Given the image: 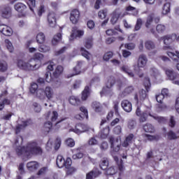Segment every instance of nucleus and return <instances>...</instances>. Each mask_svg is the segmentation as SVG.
<instances>
[{
  "label": "nucleus",
  "mask_w": 179,
  "mask_h": 179,
  "mask_svg": "<svg viewBox=\"0 0 179 179\" xmlns=\"http://www.w3.org/2000/svg\"><path fill=\"white\" fill-rule=\"evenodd\" d=\"M23 143V137L18 136L15 141V152L18 156H30L31 155H43V149L36 142H29L26 146H20Z\"/></svg>",
  "instance_id": "1"
},
{
  "label": "nucleus",
  "mask_w": 179,
  "mask_h": 179,
  "mask_svg": "<svg viewBox=\"0 0 179 179\" xmlns=\"http://www.w3.org/2000/svg\"><path fill=\"white\" fill-rule=\"evenodd\" d=\"M109 143H110V148L112 149L110 155L116 162L120 171H123L125 170V167H124V162H122V159L120 160L117 156V153H118V152H120V149H121V140L111 136L109 137Z\"/></svg>",
  "instance_id": "2"
},
{
  "label": "nucleus",
  "mask_w": 179,
  "mask_h": 179,
  "mask_svg": "<svg viewBox=\"0 0 179 179\" xmlns=\"http://www.w3.org/2000/svg\"><path fill=\"white\" fill-rule=\"evenodd\" d=\"M47 69L49 71H46L45 73V78L46 82L48 83L52 80V78H55V79H58V78L61 76L64 72V67L59 65L56 67L52 76L51 75V73H50V71H54V66L52 64H50L48 66Z\"/></svg>",
  "instance_id": "3"
},
{
  "label": "nucleus",
  "mask_w": 179,
  "mask_h": 179,
  "mask_svg": "<svg viewBox=\"0 0 179 179\" xmlns=\"http://www.w3.org/2000/svg\"><path fill=\"white\" fill-rule=\"evenodd\" d=\"M17 66L20 69H22L23 71H36V69H38L39 68L37 64L26 62L22 59L17 61Z\"/></svg>",
  "instance_id": "4"
},
{
  "label": "nucleus",
  "mask_w": 179,
  "mask_h": 179,
  "mask_svg": "<svg viewBox=\"0 0 179 179\" xmlns=\"http://www.w3.org/2000/svg\"><path fill=\"white\" fill-rule=\"evenodd\" d=\"M165 73L169 80H171L174 85L179 86V74L171 69H166Z\"/></svg>",
  "instance_id": "5"
},
{
  "label": "nucleus",
  "mask_w": 179,
  "mask_h": 179,
  "mask_svg": "<svg viewBox=\"0 0 179 179\" xmlns=\"http://www.w3.org/2000/svg\"><path fill=\"white\" fill-rule=\"evenodd\" d=\"M115 85V78L114 76H110L108 79V82L106 83V87H103L102 92H101V94H110L112 90L111 87Z\"/></svg>",
  "instance_id": "6"
},
{
  "label": "nucleus",
  "mask_w": 179,
  "mask_h": 179,
  "mask_svg": "<svg viewBox=\"0 0 179 179\" xmlns=\"http://www.w3.org/2000/svg\"><path fill=\"white\" fill-rule=\"evenodd\" d=\"M85 34L84 30H79L77 27L72 28L71 34L69 38L70 41H73L75 38H80Z\"/></svg>",
  "instance_id": "7"
},
{
  "label": "nucleus",
  "mask_w": 179,
  "mask_h": 179,
  "mask_svg": "<svg viewBox=\"0 0 179 179\" xmlns=\"http://www.w3.org/2000/svg\"><path fill=\"white\" fill-rule=\"evenodd\" d=\"M80 16V13H79V10L74 9L71 11L70 14V20L73 23V24H76V23L79 22Z\"/></svg>",
  "instance_id": "8"
},
{
  "label": "nucleus",
  "mask_w": 179,
  "mask_h": 179,
  "mask_svg": "<svg viewBox=\"0 0 179 179\" xmlns=\"http://www.w3.org/2000/svg\"><path fill=\"white\" fill-rule=\"evenodd\" d=\"M149 116L152 117L155 120H157L156 115L152 114V112H150V110H145L144 112L142 113V114L140 116H138L140 117V122H146V121H148V117Z\"/></svg>",
  "instance_id": "9"
},
{
  "label": "nucleus",
  "mask_w": 179,
  "mask_h": 179,
  "mask_svg": "<svg viewBox=\"0 0 179 179\" xmlns=\"http://www.w3.org/2000/svg\"><path fill=\"white\" fill-rule=\"evenodd\" d=\"M48 22L50 27H55L57 24V17H55V12L51 11L48 14Z\"/></svg>",
  "instance_id": "10"
},
{
  "label": "nucleus",
  "mask_w": 179,
  "mask_h": 179,
  "mask_svg": "<svg viewBox=\"0 0 179 179\" xmlns=\"http://www.w3.org/2000/svg\"><path fill=\"white\" fill-rule=\"evenodd\" d=\"M0 32L2 33L3 36H10L12 34H13L12 28L5 24L0 25Z\"/></svg>",
  "instance_id": "11"
},
{
  "label": "nucleus",
  "mask_w": 179,
  "mask_h": 179,
  "mask_svg": "<svg viewBox=\"0 0 179 179\" xmlns=\"http://www.w3.org/2000/svg\"><path fill=\"white\" fill-rule=\"evenodd\" d=\"M1 16L4 19H9L12 16V7L6 6L1 10Z\"/></svg>",
  "instance_id": "12"
},
{
  "label": "nucleus",
  "mask_w": 179,
  "mask_h": 179,
  "mask_svg": "<svg viewBox=\"0 0 179 179\" xmlns=\"http://www.w3.org/2000/svg\"><path fill=\"white\" fill-rule=\"evenodd\" d=\"M89 131V127L84 124H78L76 126L74 132L76 134H83V132H87Z\"/></svg>",
  "instance_id": "13"
},
{
  "label": "nucleus",
  "mask_w": 179,
  "mask_h": 179,
  "mask_svg": "<svg viewBox=\"0 0 179 179\" xmlns=\"http://www.w3.org/2000/svg\"><path fill=\"white\" fill-rule=\"evenodd\" d=\"M121 106L126 113H131L132 111V103L128 100H123L121 102Z\"/></svg>",
  "instance_id": "14"
},
{
  "label": "nucleus",
  "mask_w": 179,
  "mask_h": 179,
  "mask_svg": "<svg viewBox=\"0 0 179 179\" xmlns=\"http://www.w3.org/2000/svg\"><path fill=\"white\" fill-rule=\"evenodd\" d=\"M30 124H31V120L22 121V124H18L16 127L15 134H19L20 132V131H22V129H24V128H26V127H29V125H30Z\"/></svg>",
  "instance_id": "15"
},
{
  "label": "nucleus",
  "mask_w": 179,
  "mask_h": 179,
  "mask_svg": "<svg viewBox=\"0 0 179 179\" xmlns=\"http://www.w3.org/2000/svg\"><path fill=\"white\" fill-rule=\"evenodd\" d=\"M80 110L82 113L76 115V120H80L82 121L85 117L88 118V113H87V109L85 108V106H82L80 108Z\"/></svg>",
  "instance_id": "16"
},
{
  "label": "nucleus",
  "mask_w": 179,
  "mask_h": 179,
  "mask_svg": "<svg viewBox=\"0 0 179 179\" xmlns=\"http://www.w3.org/2000/svg\"><path fill=\"white\" fill-rule=\"evenodd\" d=\"M134 138L135 135L132 134H129L128 136L126 137L124 142L122 143V146H123V148H128V146L132 143V141H134Z\"/></svg>",
  "instance_id": "17"
},
{
  "label": "nucleus",
  "mask_w": 179,
  "mask_h": 179,
  "mask_svg": "<svg viewBox=\"0 0 179 179\" xmlns=\"http://www.w3.org/2000/svg\"><path fill=\"white\" fill-rule=\"evenodd\" d=\"M43 91L45 92V99H48V100L53 99L54 90L51 87H46Z\"/></svg>",
  "instance_id": "18"
},
{
  "label": "nucleus",
  "mask_w": 179,
  "mask_h": 179,
  "mask_svg": "<svg viewBox=\"0 0 179 179\" xmlns=\"http://www.w3.org/2000/svg\"><path fill=\"white\" fill-rule=\"evenodd\" d=\"M147 62H148V58L146 57V55H141L138 60V69H139V68H143V66L146 65Z\"/></svg>",
  "instance_id": "19"
},
{
  "label": "nucleus",
  "mask_w": 179,
  "mask_h": 179,
  "mask_svg": "<svg viewBox=\"0 0 179 179\" xmlns=\"http://www.w3.org/2000/svg\"><path fill=\"white\" fill-rule=\"evenodd\" d=\"M110 134V127L106 126L105 128L102 129L99 134V136L101 139H107V137Z\"/></svg>",
  "instance_id": "20"
},
{
  "label": "nucleus",
  "mask_w": 179,
  "mask_h": 179,
  "mask_svg": "<svg viewBox=\"0 0 179 179\" xmlns=\"http://www.w3.org/2000/svg\"><path fill=\"white\" fill-rule=\"evenodd\" d=\"M92 108L94 110L95 113H103V106L101 103L98 101H94L92 103Z\"/></svg>",
  "instance_id": "21"
},
{
  "label": "nucleus",
  "mask_w": 179,
  "mask_h": 179,
  "mask_svg": "<svg viewBox=\"0 0 179 179\" xmlns=\"http://www.w3.org/2000/svg\"><path fill=\"white\" fill-rule=\"evenodd\" d=\"M39 166L37 162H30L27 164V167L29 171H34V170H37Z\"/></svg>",
  "instance_id": "22"
},
{
  "label": "nucleus",
  "mask_w": 179,
  "mask_h": 179,
  "mask_svg": "<svg viewBox=\"0 0 179 179\" xmlns=\"http://www.w3.org/2000/svg\"><path fill=\"white\" fill-rule=\"evenodd\" d=\"M56 164L59 169L65 167V159L62 155H58L56 159Z\"/></svg>",
  "instance_id": "23"
},
{
  "label": "nucleus",
  "mask_w": 179,
  "mask_h": 179,
  "mask_svg": "<svg viewBox=\"0 0 179 179\" xmlns=\"http://www.w3.org/2000/svg\"><path fill=\"white\" fill-rule=\"evenodd\" d=\"M44 58V55L40 52H36L34 54V57L29 60L31 64H36V61H41Z\"/></svg>",
  "instance_id": "24"
},
{
  "label": "nucleus",
  "mask_w": 179,
  "mask_h": 179,
  "mask_svg": "<svg viewBox=\"0 0 179 179\" xmlns=\"http://www.w3.org/2000/svg\"><path fill=\"white\" fill-rule=\"evenodd\" d=\"M15 9L20 13H23L27 8L23 3H17L14 6Z\"/></svg>",
  "instance_id": "25"
},
{
  "label": "nucleus",
  "mask_w": 179,
  "mask_h": 179,
  "mask_svg": "<svg viewBox=\"0 0 179 179\" xmlns=\"http://www.w3.org/2000/svg\"><path fill=\"white\" fill-rule=\"evenodd\" d=\"M84 45L87 50H90L93 47V38L88 37L85 39Z\"/></svg>",
  "instance_id": "26"
},
{
  "label": "nucleus",
  "mask_w": 179,
  "mask_h": 179,
  "mask_svg": "<svg viewBox=\"0 0 179 179\" xmlns=\"http://www.w3.org/2000/svg\"><path fill=\"white\" fill-rule=\"evenodd\" d=\"M89 96H90V88L89 86H86L82 92L81 99L84 101L87 100V97H89Z\"/></svg>",
  "instance_id": "27"
},
{
  "label": "nucleus",
  "mask_w": 179,
  "mask_h": 179,
  "mask_svg": "<svg viewBox=\"0 0 179 179\" xmlns=\"http://www.w3.org/2000/svg\"><path fill=\"white\" fill-rule=\"evenodd\" d=\"M143 130L145 132H150V134H153L155 132V127L150 123H147L143 126Z\"/></svg>",
  "instance_id": "28"
},
{
  "label": "nucleus",
  "mask_w": 179,
  "mask_h": 179,
  "mask_svg": "<svg viewBox=\"0 0 179 179\" xmlns=\"http://www.w3.org/2000/svg\"><path fill=\"white\" fill-rule=\"evenodd\" d=\"M36 97L39 99V100H45V93L44 92V90L38 89L36 91Z\"/></svg>",
  "instance_id": "29"
},
{
  "label": "nucleus",
  "mask_w": 179,
  "mask_h": 179,
  "mask_svg": "<svg viewBox=\"0 0 179 179\" xmlns=\"http://www.w3.org/2000/svg\"><path fill=\"white\" fill-rule=\"evenodd\" d=\"M99 167L101 170H107L108 169V159L103 158L100 162Z\"/></svg>",
  "instance_id": "30"
},
{
  "label": "nucleus",
  "mask_w": 179,
  "mask_h": 179,
  "mask_svg": "<svg viewBox=\"0 0 179 179\" xmlns=\"http://www.w3.org/2000/svg\"><path fill=\"white\" fill-rule=\"evenodd\" d=\"M82 65H83V61H78L77 65L73 69L74 75H79L80 73Z\"/></svg>",
  "instance_id": "31"
},
{
  "label": "nucleus",
  "mask_w": 179,
  "mask_h": 179,
  "mask_svg": "<svg viewBox=\"0 0 179 179\" xmlns=\"http://www.w3.org/2000/svg\"><path fill=\"white\" fill-rule=\"evenodd\" d=\"M69 101L72 106H79L80 104V100L73 96L69 98Z\"/></svg>",
  "instance_id": "32"
},
{
  "label": "nucleus",
  "mask_w": 179,
  "mask_h": 179,
  "mask_svg": "<svg viewBox=\"0 0 179 179\" xmlns=\"http://www.w3.org/2000/svg\"><path fill=\"white\" fill-rule=\"evenodd\" d=\"M36 41L38 44H43L45 41V36L43 32H41L36 36Z\"/></svg>",
  "instance_id": "33"
},
{
  "label": "nucleus",
  "mask_w": 179,
  "mask_h": 179,
  "mask_svg": "<svg viewBox=\"0 0 179 179\" xmlns=\"http://www.w3.org/2000/svg\"><path fill=\"white\" fill-rule=\"evenodd\" d=\"M153 19H155V14H150L147 17V21L145 22V27L149 29L150 24L153 22Z\"/></svg>",
  "instance_id": "34"
},
{
  "label": "nucleus",
  "mask_w": 179,
  "mask_h": 179,
  "mask_svg": "<svg viewBox=\"0 0 179 179\" xmlns=\"http://www.w3.org/2000/svg\"><path fill=\"white\" fill-rule=\"evenodd\" d=\"M8 71V63L5 60H0V71L6 72Z\"/></svg>",
  "instance_id": "35"
},
{
  "label": "nucleus",
  "mask_w": 179,
  "mask_h": 179,
  "mask_svg": "<svg viewBox=\"0 0 179 179\" xmlns=\"http://www.w3.org/2000/svg\"><path fill=\"white\" fill-rule=\"evenodd\" d=\"M106 173L107 176H114L117 173V169L114 166H110L106 169Z\"/></svg>",
  "instance_id": "36"
},
{
  "label": "nucleus",
  "mask_w": 179,
  "mask_h": 179,
  "mask_svg": "<svg viewBox=\"0 0 179 179\" xmlns=\"http://www.w3.org/2000/svg\"><path fill=\"white\" fill-rule=\"evenodd\" d=\"M80 51L81 55H83V57H84L85 58H86V59H87V61H89L90 59V54L89 53V52L86 50L85 48H80Z\"/></svg>",
  "instance_id": "37"
},
{
  "label": "nucleus",
  "mask_w": 179,
  "mask_h": 179,
  "mask_svg": "<svg viewBox=\"0 0 179 179\" xmlns=\"http://www.w3.org/2000/svg\"><path fill=\"white\" fill-rule=\"evenodd\" d=\"M62 37V35L61 33H58L56 36H54L53 39L52 40V45H57L58 43L59 42V40H61V38Z\"/></svg>",
  "instance_id": "38"
},
{
  "label": "nucleus",
  "mask_w": 179,
  "mask_h": 179,
  "mask_svg": "<svg viewBox=\"0 0 179 179\" xmlns=\"http://www.w3.org/2000/svg\"><path fill=\"white\" fill-rule=\"evenodd\" d=\"M170 3H166L164 5V7L162 8L163 15H167L168 13H170Z\"/></svg>",
  "instance_id": "39"
},
{
  "label": "nucleus",
  "mask_w": 179,
  "mask_h": 179,
  "mask_svg": "<svg viewBox=\"0 0 179 179\" xmlns=\"http://www.w3.org/2000/svg\"><path fill=\"white\" fill-rule=\"evenodd\" d=\"M38 90V85H37V83H32L31 85V87L29 88V92L30 93H31L32 94H34V93H37V91Z\"/></svg>",
  "instance_id": "40"
},
{
  "label": "nucleus",
  "mask_w": 179,
  "mask_h": 179,
  "mask_svg": "<svg viewBox=\"0 0 179 179\" xmlns=\"http://www.w3.org/2000/svg\"><path fill=\"white\" fill-rule=\"evenodd\" d=\"M167 55L170 57V58H172L173 61H179V52H176V55L171 52H168Z\"/></svg>",
  "instance_id": "41"
},
{
  "label": "nucleus",
  "mask_w": 179,
  "mask_h": 179,
  "mask_svg": "<svg viewBox=\"0 0 179 179\" xmlns=\"http://www.w3.org/2000/svg\"><path fill=\"white\" fill-rule=\"evenodd\" d=\"M139 99L141 101H143L146 97H148V94L146 93V90H141L139 92Z\"/></svg>",
  "instance_id": "42"
},
{
  "label": "nucleus",
  "mask_w": 179,
  "mask_h": 179,
  "mask_svg": "<svg viewBox=\"0 0 179 179\" xmlns=\"http://www.w3.org/2000/svg\"><path fill=\"white\" fill-rule=\"evenodd\" d=\"M113 52H106L103 56V61H106V62L110 61V59L113 58Z\"/></svg>",
  "instance_id": "43"
},
{
  "label": "nucleus",
  "mask_w": 179,
  "mask_h": 179,
  "mask_svg": "<svg viewBox=\"0 0 179 179\" xmlns=\"http://www.w3.org/2000/svg\"><path fill=\"white\" fill-rule=\"evenodd\" d=\"M66 176H72L73 173H76V169L72 166L65 169Z\"/></svg>",
  "instance_id": "44"
},
{
  "label": "nucleus",
  "mask_w": 179,
  "mask_h": 179,
  "mask_svg": "<svg viewBox=\"0 0 179 179\" xmlns=\"http://www.w3.org/2000/svg\"><path fill=\"white\" fill-rule=\"evenodd\" d=\"M50 50V47L45 45H41L38 47V51H40V52H48Z\"/></svg>",
  "instance_id": "45"
},
{
  "label": "nucleus",
  "mask_w": 179,
  "mask_h": 179,
  "mask_svg": "<svg viewBox=\"0 0 179 179\" xmlns=\"http://www.w3.org/2000/svg\"><path fill=\"white\" fill-rule=\"evenodd\" d=\"M142 27V19L138 18L137 19L136 24L134 27V31H138V30H141Z\"/></svg>",
  "instance_id": "46"
},
{
  "label": "nucleus",
  "mask_w": 179,
  "mask_h": 179,
  "mask_svg": "<svg viewBox=\"0 0 179 179\" xmlns=\"http://www.w3.org/2000/svg\"><path fill=\"white\" fill-rule=\"evenodd\" d=\"M144 86H145L146 92H149V90L150 89V80L149 79V78H145Z\"/></svg>",
  "instance_id": "47"
},
{
  "label": "nucleus",
  "mask_w": 179,
  "mask_h": 179,
  "mask_svg": "<svg viewBox=\"0 0 179 179\" xmlns=\"http://www.w3.org/2000/svg\"><path fill=\"white\" fill-rule=\"evenodd\" d=\"M6 44H7V50H8L9 52H13V45L10 40H5Z\"/></svg>",
  "instance_id": "48"
},
{
  "label": "nucleus",
  "mask_w": 179,
  "mask_h": 179,
  "mask_svg": "<svg viewBox=\"0 0 179 179\" xmlns=\"http://www.w3.org/2000/svg\"><path fill=\"white\" fill-rule=\"evenodd\" d=\"M136 127V121L135 120H129L128 121V128L129 129H134Z\"/></svg>",
  "instance_id": "49"
},
{
  "label": "nucleus",
  "mask_w": 179,
  "mask_h": 179,
  "mask_svg": "<svg viewBox=\"0 0 179 179\" xmlns=\"http://www.w3.org/2000/svg\"><path fill=\"white\" fill-rule=\"evenodd\" d=\"M126 10L128 12H134V13H133L134 16H136L138 15V10H136V8H135V7L129 6L128 7H127Z\"/></svg>",
  "instance_id": "50"
},
{
  "label": "nucleus",
  "mask_w": 179,
  "mask_h": 179,
  "mask_svg": "<svg viewBox=\"0 0 179 179\" xmlns=\"http://www.w3.org/2000/svg\"><path fill=\"white\" fill-rule=\"evenodd\" d=\"M167 135L168 139H169L170 141H173V139H177V135L173 131H169Z\"/></svg>",
  "instance_id": "51"
},
{
  "label": "nucleus",
  "mask_w": 179,
  "mask_h": 179,
  "mask_svg": "<svg viewBox=\"0 0 179 179\" xmlns=\"http://www.w3.org/2000/svg\"><path fill=\"white\" fill-rule=\"evenodd\" d=\"M164 43L166 45H169L170 43H171V36L168 35L163 37Z\"/></svg>",
  "instance_id": "52"
},
{
  "label": "nucleus",
  "mask_w": 179,
  "mask_h": 179,
  "mask_svg": "<svg viewBox=\"0 0 179 179\" xmlns=\"http://www.w3.org/2000/svg\"><path fill=\"white\" fill-rule=\"evenodd\" d=\"M145 48L148 50H153V48H155V43L150 41H147L145 43Z\"/></svg>",
  "instance_id": "53"
},
{
  "label": "nucleus",
  "mask_w": 179,
  "mask_h": 179,
  "mask_svg": "<svg viewBox=\"0 0 179 179\" xmlns=\"http://www.w3.org/2000/svg\"><path fill=\"white\" fill-rule=\"evenodd\" d=\"M66 145L69 146V148H73V146H75V141L72 138H68L66 141Z\"/></svg>",
  "instance_id": "54"
},
{
  "label": "nucleus",
  "mask_w": 179,
  "mask_h": 179,
  "mask_svg": "<svg viewBox=\"0 0 179 179\" xmlns=\"http://www.w3.org/2000/svg\"><path fill=\"white\" fill-rule=\"evenodd\" d=\"M102 6H103V1L101 0H96L94 4V8L96 10H99Z\"/></svg>",
  "instance_id": "55"
},
{
  "label": "nucleus",
  "mask_w": 179,
  "mask_h": 179,
  "mask_svg": "<svg viewBox=\"0 0 179 179\" xmlns=\"http://www.w3.org/2000/svg\"><path fill=\"white\" fill-rule=\"evenodd\" d=\"M83 158V154L81 152H78L72 156V159L73 160H78V159H82Z\"/></svg>",
  "instance_id": "56"
},
{
  "label": "nucleus",
  "mask_w": 179,
  "mask_h": 179,
  "mask_svg": "<svg viewBox=\"0 0 179 179\" xmlns=\"http://www.w3.org/2000/svg\"><path fill=\"white\" fill-rule=\"evenodd\" d=\"M71 166H72V159L69 157L65 161L64 167L65 169H69V167H71Z\"/></svg>",
  "instance_id": "57"
},
{
  "label": "nucleus",
  "mask_w": 179,
  "mask_h": 179,
  "mask_svg": "<svg viewBox=\"0 0 179 179\" xmlns=\"http://www.w3.org/2000/svg\"><path fill=\"white\" fill-rule=\"evenodd\" d=\"M87 26L88 29H90V30H93V29H94V26H95L94 21H93L92 20L87 21Z\"/></svg>",
  "instance_id": "58"
},
{
  "label": "nucleus",
  "mask_w": 179,
  "mask_h": 179,
  "mask_svg": "<svg viewBox=\"0 0 179 179\" xmlns=\"http://www.w3.org/2000/svg\"><path fill=\"white\" fill-rule=\"evenodd\" d=\"M158 111H163V110H166L167 106L166 104L163 103V102H158Z\"/></svg>",
  "instance_id": "59"
},
{
  "label": "nucleus",
  "mask_w": 179,
  "mask_h": 179,
  "mask_svg": "<svg viewBox=\"0 0 179 179\" xmlns=\"http://www.w3.org/2000/svg\"><path fill=\"white\" fill-rule=\"evenodd\" d=\"M98 16L100 19H106V17L107 16V12L101 10L98 13Z\"/></svg>",
  "instance_id": "60"
},
{
  "label": "nucleus",
  "mask_w": 179,
  "mask_h": 179,
  "mask_svg": "<svg viewBox=\"0 0 179 179\" xmlns=\"http://www.w3.org/2000/svg\"><path fill=\"white\" fill-rule=\"evenodd\" d=\"M169 127H171V128H174L176 127V119H174V116H171Z\"/></svg>",
  "instance_id": "61"
},
{
  "label": "nucleus",
  "mask_w": 179,
  "mask_h": 179,
  "mask_svg": "<svg viewBox=\"0 0 179 179\" xmlns=\"http://www.w3.org/2000/svg\"><path fill=\"white\" fill-rule=\"evenodd\" d=\"M100 149L101 150H107L108 149V143L103 141L101 145H100Z\"/></svg>",
  "instance_id": "62"
},
{
  "label": "nucleus",
  "mask_w": 179,
  "mask_h": 179,
  "mask_svg": "<svg viewBox=\"0 0 179 179\" xmlns=\"http://www.w3.org/2000/svg\"><path fill=\"white\" fill-rule=\"evenodd\" d=\"M122 129L121 128V126L117 125L113 129V132L114 134H116V135H120V134L122 131Z\"/></svg>",
  "instance_id": "63"
},
{
  "label": "nucleus",
  "mask_w": 179,
  "mask_h": 179,
  "mask_svg": "<svg viewBox=\"0 0 179 179\" xmlns=\"http://www.w3.org/2000/svg\"><path fill=\"white\" fill-rule=\"evenodd\" d=\"M28 5L29 6V9L33 10V8H34V6H36V0H29Z\"/></svg>",
  "instance_id": "64"
}]
</instances>
